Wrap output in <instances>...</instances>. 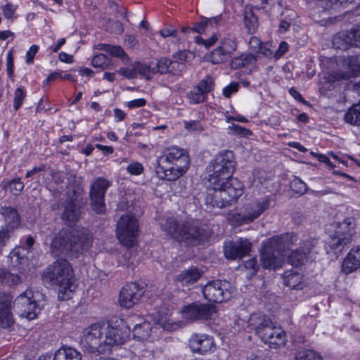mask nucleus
<instances>
[{
	"label": "nucleus",
	"mask_w": 360,
	"mask_h": 360,
	"mask_svg": "<svg viewBox=\"0 0 360 360\" xmlns=\"http://www.w3.org/2000/svg\"><path fill=\"white\" fill-rule=\"evenodd\" d=\"M129 334L130 329L125 321L117 319L108 323H94L86 328L82 344L89 352L103 354L113 346L123 345Z\"/></svg>",
	"instance_id": "obj_1"
},
{
	"label": "nucleus",
	"mask_w": 360,
	"mask_h": 360,
	"mask_svg": "<svg viewBox=\"0 0 360 360\" xmlns=\"http://www.w3.org/2000/svg\"><path fill=\"white\" fill-rule=\"evenodd\" d=\"M156 162L158 176L167 181H174L186 173L190 160L183 148L172 147L165 150Z\"/></svg>",
	"instance_id": "obj_2"
},
{
	"label": "nucleus",
	"mask_w": 360,
	"mask_h": 360,
	"mask_svg": "<svg viewBox=\"0 0 360 360\" xmlns=\"http://www.w3.org/2000/svg\"><path fill=\"white\" fill-rule=\"evenodd\" d=\"M243 193V184L237 179H222L210 183L205 202L207 207L222 208L235 202Z\"/></svg>",
	"instance_id": "obj_3"
},
{
	"label": "nucleus",
	"mask_w": 360,
	"mask_h": 360,
	"mask_svg": "<svg viewBox=\"0 0 360 360\" xmlns=\"http://www.w3.org/2000/svg\"><path fill=\"white\" fill-rule=\"evenodd\" d=\"M75 279L71 264L65 259H58L49 265L44 272V282L58 286V297L61 300H69Z\"/></svg>",
	"instance_id": "obj_4"
},
{
	"label": "nucleus",
	"mask_w": 360,
	"mask_h": 360,
	"mask_svg": "<svg viewBox=\"0 0 360 360\" xmlns=\"http://www.w3.org/2000/svg\"><path fill=\"white\" fill-rule=\"evenodd\" d=\"M91 233L84 229H73L65 238L56 237L51 243V248L58 250L61 253L69 254L77 257L87 251L92 245Z\"/></svg>",
	"instance_id": "obj_5"
},
{
	"label": "nucleus",
	"mask_w": 360,
	"mask_h": 360,
	"mask_svg": "<svg viewBox=\"0 0 360 360\" xmlns=\"http://www.w3.org/2000/svg\"><path fill=\"white\" fill-rule=\"evenodd\" d=\"M249 325L265 344L276 348L285 344V333L271 319L262 314H253L250 317Z\"/></svg>",
	"instance_id": "obj_6"
},
{
	"label": "nucleus",
	"mask_w": 360,
	"mask_h": 360,
	"mask_svg": "<svg viewBox=\"0 0 360 360\" xmlns=\"http://www.w3.org/2000/svg\"><path fill=\"white\" fill-rule=\"evenodd\" d=\"M162 229L173 238L178 240H184L195 244V242L202 241L207 238V233L200 228L195 221L177 222L174 218L168 217Z\"/></svg>",
	"instance_id": "obj_7"
},
{
	"label": "nucleus",
	"mask_w": 360,
	"mask_h": 360,
	"mask_svg": "<svg viewBox=\"0 0 360 360\" xmlns=\"http://www.w3.org/2000/svg\"><path fill=\"white\" fill-rule=\"evenodd\" d=\"M355 221L352 217H348L339 222L335 231L329 235L326 240V248L338 255L349 245L354 235Z\"/></svg>",
	"instance_id": "obj_8"
},
{
	"label": "nucleus",
	"mask_w": 360,
	"mask_h": 360,
	"mask_svg": "<svg viewBox=\"0 0 360 360\" xmlns=\"http://www.w3.org/2000/svg\"><path fill=\"white\" fill-rule=\"evenodd\" d=\"M235 166L236 162L232 151L225 150L219 153L212 160L210 165L212 171L209 177L210 183L232 179L231 175L235 169Z\"/></svg>",
	"instance_id": "obj_9"
},
{
	"label": "nucleus",
	"mask_w": 360,
	"mask_h": 360,
	"mask_svg": "<svg viewBox=\"0 0 360 360\" xmlns=\"http://www.w3.org/2000/svg\"><path fill=\"white\" fill-rule=\"evenodd\" d=\"M139 233L138 219L133 214L121 217L117 224L116 235L119 241L126 247L133 246Z\"/></svg>",
	"instance_id": "obj_10"
},
{
	"label": "nucleus",
	"mask_w": 360,
	"mask_h": 360,
	"mask_svg": "<svg viewBox=\"0 0 360 360\" xmlns=\"http://www.w3.org/2000/svg\"><path fill=\"white\" fill-rule=\"evenodd\" d=\"M269 198H262L246 203L240 212L233 215V221L238 224L252 222L269 209Z\"/></svg>",
	"instance_id": "obj_11"
},
{
	"label": "nucleus",
	"mask_w": 360,
	"mask_h": 360,
	"mask_svg": "<svg viewBox=\"0 0 360 360\" xmlns=\"http://www.w3.org/2000/svg\"><path fill=\"white\" fill-rule=\"evenodd\" d=\"M111 183L103 177H98L92 183L90 191V205L91 209L97 214L105 212V195Z\"/></svg>",
	"instance_id": "obj_12"
},
{
	"label": "nucleus",
	"mask_w": 360,
	"mask_h": 360,
	"mask_svg": "<svg viewBox=\"0 0 360 360\" xmlns=\"http://www.w3.org/2000/svg\"><path fill=\"white\" fill-rule=\"evenodd\" d=\"M233 290L229 282L216 280L205 285L202 293L205 298L210 302H222L230 299Z\"/></svg>",
	"instance_id": "obj_13"
},
{
	"label": "nucleus",
	"mask_w": 360,
	"mask_h": 360,
	"mask_svg": "<svg viewBox=\"0 0 360 360\" xmlns=\"http://www.w3.org/2000/svg\"><path fill=\"white\" fill-rule=\"evenodd\" d=\"M15 304L20 316L29 320L34 319L40 311V308L34 300V293L31 290H27L20 294L16 298Z\"/></svg>",
	"instance_id": "obj_14"
},
{
	"label": "nucleus",
	"mask_w": 360,
	"mask_h": 360,
	"mask_svg": "<svg viewBox=\"0 0 360 360\" xmlns=\"http://www.w3.org/2000/svg\"><path fill=\"white\" fill-rule=\"evenodd\" d=\"M216 313V307L210 304L193 302L182 310L183 317L188 321L212 319Z\"/></svg>",
	"instance_id": "obj_15"
},
{
	"label": "nucleus",
	"mask_w": 360,
	"mask_h": 360,
	"mask_svg": "<svg viewBox=\"0 0 360 360\" xmlns=\"http://www.w3.org/2000/svg\"><path fill=\"white\" fill-rule=\"evenodd\" d=\"M251 243L248 239L239 238L235 241L225 243L224 247V255L227 259H241L250 251Z\"/></svg>",
	"instance_id": "obj_16"
},
{
	"label": "nucleus",
	"mask_w": 360,
	"mask_h": 360,
	"mask_svg": "<svg viewBox=\"0 0 360 360\" xmlns=\"http://www.w3.org/2000/svg\"><path fill=\"white\" fill-rule=\"evenodd\" d=\"M141 296V289L136 283L125 285L120 292L119 302L122 307L131 308Z\"/></svg>",
	"instance_id": "obj_17"
},
{
	"label": "nucleus",
	"mask_w": 360,
	"mask_h": 360,
	"mask_svg": "<svg viewBox=\"0 0 360 360\" xmlns=\"http://www.w3.org/2000/svg\"><path fill=\"white\" fill-rule=\"evenodd\" d=\"M13 297L5 292H0V326L8 328L14 323L12 313Z\"/></svg>",
	"instance_id": "obj_18"
},
{
	"label": "nucleus",
	"mask_w": 360,
	"mask_h": 360,
	"mask_svg": "<svg viewBox=\"0 0 360 360\" xmlns=\"http://www.w3.org/2000/svg\"><path fill=\"white\" fill-rule=\"evenodd\" d=\"M189 347L193 352L205 354L212 351L214 340L207 334H193L189 339Z\"/></svg>",
	"instance_id": "obj_19"
},
{
	"label": "nucleus",
	"mask_w": 360,
	"mask_h": 360,
	"mask_svg": "<svg viewBox=\"0 0 360 360\" xmlns=\"http://www.w3.org/2000/svg\"><path fill=\"white\" fill-rule=\"evenodd\" d=\"M297 236L292 233H286L269 238L266 243L278 253L281 254L292 248L297 241Z\"/></svg>",
	"instance_id": "obj_20"
},
{
	"label": "nucleus",
	"mask_w": 360,
	"mask_h": 360,
	"mask_svg": "<svg viewBox=\"0 0 360 360\" xmlns=\"http://www.w3.org/2000/svg\"><path fill=\"white\" fill-rule=\"evenodd\" d=\"M280 255L265 242L260 252L262 266L264 269H273L274 270L278 268L281 263Z\"/></svg>",
	"instance_id": "obj_21"
},
{
	"label": "nucleus",
	"mask_w": 360,
	"mask_h": 360,
	"mask_svg": "<svg viewBox=\"0 0 360 360\" xmlns=\"http://www.w3.org/2000/svg\"><path fill=\"white\" fill-rule=\"evenodd\" d=\"M156 73L166 74L172 72L174 75L185 70V65L176 61H172L167 58H161L157 60H153Z\"/></svg>",
	"instance_id": "obj_22"
},
{
	"label": "nucleus",
	"mask_w": 360,
	"mask_h": 360,
	"mask_svg": "<svg viewBox=\"0 0 360 360\" xmlns=\"http://www.w3.org/2000/svg\"><path fill=\"white\" fill-rule=\"evenodd\" d=\"M360 267V245L350 250L342 264V270L349 274Z\"/></svg>",
	"instance_id": "obj_23"
},
{
	"label": "nucleus",
	"mask_w": 360,
	"mask_h": 360,
	"mask_svg": "<svg viewBox=\"0 0 360 360\" xmlns=\"http://www.w3.org/2000/svg\"><path fill=\"white\" fill-rule=\"evenodd\" d=\"M62 219L74 222L79 218L81 212L79 206L72 200L68 199L63 205Z\"/></svg>",
	"instance_id": "obj_24"
},
{
	"label": "nucleus",
	"mask_w": 360,
	"mask_h": 360,
	"mask_svg": "<svg viewBox=\"0 0 360 360\" xmlns=\"http://www.w3.org/2000/svg\"><path fill=\"white\" fill-rule=\"evenodd\" d=\"M53 360H82V354L72 347H62L56 352Z\"/></svg>",
	"instance_id": "obj_25"
},
{
	"label": "nucleus",
	"mask_w": 360,
	"mask_h": 360,
	"mask_svg": "<svg viewBox=\"0 0 360 360\" xmlns=\"http://www.w3.org/2000/svg\"><path fill=\"white\" fill-rule=\"evenodd\" d=\"M200 276L201 274L197 268L191 267L181 271L177 276V281L183 285H188L196 282Z\"/></svg>",
	"instance_id": "obj_26"
},
{
	"label": "nucleus",
	"mask_w": 360,
	"mask_h": 360,
	"mask_svg": "<svg viewBox=\"0 0 360 360\" xmlns=\"http://www.w3.org/2000/svg\"><path fill=\"white\" fill-rule=\"evenodd\" d=\"M344 120L351 125L360 127V101L347 109L344 115Z\"/></svg>",
	"instance_id": "obj_27"
},
{
	"label": "nucleus",
	"mask_w": 360,
	"mask_h": 360,
	"mask_svg": "<svg viewBox=\"0 0 360 360\" xmlns=\"http://www.w3.org/2000/svg\"><path fill=\"white\" fill-rule=\"evenodd\" d=\"M257 60L256 56L252 53H243L240 56L233 58L231 61L233 69H240L248 65L255 63Z\"/></svg>",
	"instance_id": "obj_28"
},
{
	"label": "nucleus",
	"mask_w": 360,
	"mask_h": 360,
	"mask_svg": "<svg viewBox=\"0 0 360 360\" xmlns=\"http://www.w3.org/2000/svg\"><path fill=\"white\" fill-rule=\"evenodd\" d=\"M152 326L149 322L145 321L137 324L133 329L134 338L141 341L146 340L149 338Z\"/></svg>",
	"instance_id": "obj_29"
},
{
	"label": "nucleus",
	"mask_w": 360,
	"mask_h": 360,
	"mask_svg": "<svg viewBox=\"0 0 360 360\" xmlns=\"http://www.w3.org/2000/svg\"><path fill=\"white\" fill-rule=\"evenodd\" d=\"M230 57L231 56L219 46L214 49L210 54L205 56L206 60L212 64L225 63Z\"/></svg>",
	"instance_id": "obj_30"
},
{
	"label": "nucleus",
	"mask_w": 360,
	"mask_h": 360,
	"mask_svg": "<svg viewBox=\"0 0 360 360\" xmlns=\"http://www.w3.org/2000/svg\"><path fill=\"white\" fill-rule=\"evenodd\" d=\"M219 46L231 56L236 51L238 43L234 34H229L220 39Z\"/></svg>",
	"instance_id": "obj_31"
},
{
	"label": "nucleus",
	"mask_w": 360,
	"mask_h": 360,
	"mask_svg": "<svg viewBox=\"0 0 360 360\" xmlns=\"http://www.w3.org/2000/svg\"><path fill=\"white\" fill-rule=\"evenodd\" d=\"M283 282L292 289H298L302 285V276L295 271H286L284 274Z\"/></svg>",
	"instance_id": "obj_32"
},
{
	"label": "nucleus",
	"mask_w": 360,
	"mask_h": 360,
	"mask_svg": "<svg viewBox=\"0 0 360 360\" xmlns=\"http://www.w3.org/2000/svg\"><path fill=\"white\" fill-rule=\"evenodd\" d=\"M135 67L136 68L137 75L145 77L149 80L155 74V65L153 61L148 63L135 62Z\"/></svg>",
	"instance_id": "obj_33"
},
{
	"label": "nucleus",
	"mask_w": 360,
	"mask_h": 360,
	"mask_svg": "<svg viewBox=\"0 0 360 360\" xmlns=\"http://www.w3.org/2000/svg\"><path fill=\"white\" fill-rule=\"evenodd\" d=\"M3 214L5 221L11 229L17 227L20 224V216L15 208L6 207L4 210Z\"/></svg>",
	"instance_id": "obj_34"
},
{
	"label": "nucleus",
	"mask_w": 360,
	"mask_h": 360,
	"mask_svg": "<svg viewBox=\"0 0 360 360\" xmlns=\"http://www.w3.org/2000/svg\"><path fill=\"white\" fill-rule=\"evenodd\" d=\"M244 24L249 34H253L256 32L258 27L257 18L252 11H245Z\"/></svg>",
	"instance_id": "obj_35"
},
{
	"label": "nucleus",
	"mask_w": 360,
	"mask_h": 360,
	"mask_svg": "<svg viewBox=\"0 0 360 360\" xmlns=\"http://www.w3.org/2000/svg\"><path fill=\"white\" fill-rule=\"evenodd\" d=\"M307 256L306 253L299 248L293 250L288 257V262L295 267L302 265L307 260Z\"/></svg>",
	"instance_id": "obj_36"
},
{
	"label": "nucleus",
	"mask_w": 360,
	"mask_h": 360,
	"mask_svg": "<svg viewBox=\"0 0 360 360\" xmlns=\"http://www.w3.org/2000/svg\"><path fill=\"white\" fill-rule=\"evenodd\" d=\"M106 48L107 53H109L112 56L120 58L124 65H128L129 63V57L120 46L110 45V46H106Z\"/></svg>",
	"instance_id": "obj_37"
},
{
	"label": "nucleus",
	"mask_w": 360,
	"mask_h": 360,
	"mask_svg": "<svg viewBox=\"0 0 360 360\" xmlns=\"http://www.w3.org/2000/svg\"><path fill=\"white\" fill-rule=\"evenodd\" d=\"M295 360H323L322 356L311 349H299L295 356Z\"/></svg>",
	"instance_id": "obj_38"
},
{
	"label": "nucleus",
	"mask_w": 360,
	"mask_h": 360,
	"mask_svg": "<svg viewBox=\"0 0 360 360\" xmlns=\"http://www.w3.org/2000/svg\"><path fill=\"white\" fill-rule=\"evenodd\" d=\"M318 8L322 11L338 9L344 3V0H314Z\"/></svg>",
	"instance_id": "obj_39"
},
{
	"label": "nucleus",
	"mask_w": 360,
	"mask_h": 360,
	"mask_svg": "<svg viewBox=\"0 0 360 360\" xmlns=\"http://www.w3.org/2000/svg\"><path fill=\"white\" fill-rule=\"evenodd\" d=\"M91 65L94 68H100L102 70L109 68L110 60L103 53L97 54L91 60Z\"/></svg>",
	"instance_id": "obj_40"
},
{
	"label": "nucleus",
	"mask_w": 360,
	"mask_h": 360,
	"mask_svg": "<svg viewBox=\"0 0 360 360\" xmlns=\"http://www.w3.org/2000/svg\"><path fill=\"white\" fill-rule=\"evenodd\" d=\"M187 96L190 103L193 104L203 103L207 98V96L196 86L188 93Z\"/></svg>",
	"instance_id": "obj_41"
},
{
	"label": "nucleus",
	"mask_w": 360,
	"mask_h": 360,
	"mask_svg": "<svg viewBox=\"0 0 360 360\" xmlns=\"http://www.w3.org/2000/svg\"><path fill=\"white\" fill-rule=\"evenodd\" d=\"M0 280L4 285L9 286L17 285L20 282V278L18 275L7 271H2L0 273Z\"/></svg>",
	"instance_id": "obj_42"
},
{
	"label": "nucleus",
	"mask_w": 360,
	"mask_h": 360,
	"mask_svg": "<svg viewBox=\"0 0 360 360\" xmlns=\"http://www.w3.org/2000/svg\"><path fill=\"white\" fill-rule=\"evenodd\" d=\"M214 79L211 76L207 75L204 79L199 82L196 87L201 90L202 93L207 96L208 93L214 89Z\"/></svg>",
	"instance_id": "obj_43"
},
{
	"label": "nucleus",
	"mask_w": 360,
	"mask_h": 360,
	"mask_svg": "<svg viewBox=\"0 0 360 360\" xmlns=\"http://www.w3.org/2000/svg\"><path fill=\"white\" fill-rule=\"evenodd\" d=\"M345 40L352 46L360 47V25L349 32L345 36Z\"/></svg>",
	"instance_id": "obj_44"
},
{
	"label": "nucleus",
	"mask_w": 360,
	"mask_h": 360,
	"mask_svg": "<svg viewBox=\"0 0 360 360\" xmlns=\"http://www.w3.org/2000/svg\"><path fill=\"white\" fill-rule=\"evenodd\" d=\"M290 188L292 192L298 195H303L307 191V184L297 177L291 181Z\"/></svg>",
	"instance_id": "obj_45"
},
{
	"label": "nucleus",
	"mask_w": 360,
	"mask_h": 360,
	"mask_svg": "<svg viewBox=\"0 0 360 360\" xmlns=\"http://www.w3.org/2000/svg\"><path fill=\"white\" fill-rule=\"evenodd\" d=\"M26 95V91L23 88L19 87L15 89L13 98V108L15 110H18L22 106Z\"/></svg>",
	"instance_id": "obj_46"
},
{
	"label": "nucleus",
	"mask_w": 360,
	"mask_h": 360,
	"mask_svg": "<svg viewBox=\"0 0 360 360\" xmlns=\"http://www.w3.org/2000/svg\"><path fill=\"white\" fill-rule=\"evenodd\" d=\"M317 243L318 240L316 238L311 237L307 238L302 240L300 248L304 253H306L307 256H308V255L312 252L313 250L316 248Z\"/></svg>",
	"instance_id": "obj_47"
},
{
	"label": "nucleus",
	"mask_w": 360,
	"mask_h": 360,
	"mask_svg": "<svg viewBox=\"0 0 360 360\" xmlns=\"http://www.w3.org/2000/svg\"><path fill=\"white\" fill-rule=\"evenodd\" d=\"M221 37L220 34L219 33H214L210 38L207 39H202L200 36H197L195 37V41L198 44H202L206 48H209L212 46H213Z\"/></svg>",
	"instance_id": "obj_48"
},
{
	"label": "nucleus",
	"mask_w": 360,
	"mask_h": 360,
	"mask_svg": "<svg viewBox=\"0 0 360 360\" xmlns=\"http://www.w3.org/2000/svg\"><path fill=\"white\" fill-rule=\"evenodd\" d=\"M117 73L127 79H134L137 77L135 62L131 64L130 67L121 68L117 70Z\"/></svg>",
	"instance_id": "obj_49"
},
{
	"label": "nucleus",
	"mask_w": 360,
	"mask_h": 360,
	"mask_svg": "<svg viewBox=\"0 0 360 360\" xmlns=\"http://www.w3.org/2000/svg\"><path fill=\"white\" fill-rule=\"evenodd\" d=\"M229 129L230 130L229 134L233 135H239L241 136H248L251 135L252 132L250 130L236 124H232L229 126Z\"/></svg>",
	"instance_id": "obj_50"
},
{
	"label": "nucleus",
	"mask_w": 360,
	"mask_h": 360,
	"mask_svg": "<svg viewBox=\"0 0 360 360\" xmlns=\"http://www.w3.org/2000/svg\"><path fill=\"white\" fill-rule=\"evenodd\" d=\"M60 78L62 79H68L70 81H75L74 77L72 75L70 74H63V72L58 71L54 72L49 75V77L46 78L45 81V84H49L50 82L52 81Z\"/></svg>",
	"instance_id": "obj_51"
},
{
	"label": "nucleus",
	"mask_w": 360,
	"mask_h": 360,
	"mask_svg": "<svg viewBox=\"0 0 360 360\" xmlns=\"http://www.w3.org/2000/svg\"><path fill=\"white\" fill-rule=\"evenodd\" d=\"M7 185L10 186L11 191L15 195L19 194L24 188L25 185L20 178L13 179L8 181Z\"/></svg>",
	"instance_id": "obj_52"
},
{
	"label": "nucleus",
	"mask_w": 360,
	"mask_h": 360,
	"mask_svg": "<svg viewBox=\"0 0 360 360\" xmlns=\"http://www.w3.org/2000/svg\"><path fill=\"white\" fill-rule=\"evenodd\" d=\"M143 170V166L139 162H132L127 167V171L131 175H140Z\"/></svg>",
	"instance_id": "obj_53"
},
{
	"label": "nucleus",
	"mask_w": 360,
	"mask_h": 360,
	"mask_svg": "<svg viewBox=\"0 0 360 360\" xmlns=\"http://www.w3.org/2000/svg\"><path fill=\"white\" fill-rule=\"evenodd\" d=\"M184 128L190 131H201L203 127L198 120H190L184 122Z\"/></svg>",
	"instance_id": "obj_54"
},
{
	"label": "nucleus",
	"mask_w": 360,
	"mask_h": 360,
	"mask_svg": "<svg viewBox=\"0 0 360 360\" xmlns=\"http://www.w3.org/2000/svg\"><path fill=\"white\" fill-rule=\"evenodd\" d=\"M17 9V6L12 4L11 3H7L2 6V11L4 17L8 20L13 18V15Z\"/></svg>",
	"instance_id": "obj_55"
},
{
	"label": "nucleus",
	"mask_w": 360,
	"mask_h": 360,
	"mask_svg": "<svg viewBox=\"0 0 360 360\" xmlns=\"http://www.w3.org/2000/svg\"><path fill=\"white\" fill-rule=\"evenodd\" d=\"M206 21L207 18L202 16L200 17V21L193 25L192 27L193 31L198 34L205 33L207 30H208L207 26H206Z\"/></svg>",
	"instance_id": "obj_56"
},
{
	"label": "nucleus",
	"mask_w": 360,
	"mask_h": 360,
	"mask_svg": "<svg viewBox=\"0 0 360 360\" xmlns=\"http://www.w3.org/2000/svg\"><path fill=\"white\" fill-rule=\"evenodd\" d=\"M160 34L163 38L175 37L177 34V30L172 25H168L162 29Z\"/></svg>",
	"instance_id": "obj_57"
},
{
	"label": "nucleus",
	"mask_w": 360,
	"mask_h": 360,
	"mask_svg": "<svg viewBox=\"0 0 360 360\" xmlns=\"http://www.w3.org/2000/svg\"><path fill=\"white\" fill-rule=\"evenodd\" d=\"M288 44L285 41H282L280 43L279 46L276 51H275L274 53V57L276 59L282 57L288 51Z\"/></svg>",
	"instance_id": "obj_58"
},
{
	"label": "nucleus",
	"mask_w": 360,
	"mask_h": 360,
	"mask_svg": "<svg viewBox=\"0 0 360 360\" xmlns=\"http://www.w3.org/2000/svg\"><path fill=\"white\" fill-rule=\"evenodd\" d=\"M39 49L38 46L32 45L30 49L27 51L26 53V63L27 64H31L33 62V59L37 53Z\"/></svg>",
	"instance_id": "obj_59"
},
{
	"label": "nucleus",
	"mask_w": 360,
	"mask_h": 360,
	"mask_svg": "<svg viewBox=\"0 0 360 360\" xmlns=\"http://www.w3.org/2000/svg\"><path fill=\"white\" fill-rule=\"evenodd\" d=\"M221 20V18L219 15L210 18H207L206 26H207L208 30L216 28L219 25Z\"/></svg>",
	"instance_id": "obj_60"
},
{
	"label": "nucleus",
	"mask_w": 360,
	"mask_h": 360,
	"mask_svg": "<svg viewBox=\"0 0 360 360\" xmlns=\"http://www.w3.org/2000/svg\"><path fill=\"white\" fill-rule=\"evenodd\" d=\"M249 45L253 51L257 53L259 50H261L262 42L259 38L256 37H252L249 40Z\"/></svg>",
	"instance_id": "obj_61"
},
{
	"label": "nucleus",
	"mask_w": 360,
	"mask_h": 360,
	"mask_svg": "<svg viewBox=\"0 0 360 360\" xmlns=\"http://www.w3.org/2000/svg\"><path fill=\"white\" fill-rule=\"evenodd\" d=\"M146 104V99L138 98V99H134V100L127 102V106L131 109V108H134L143 107V106H145Z\"/></svg>",
	"instance_id": "obj_62"
},
{
	"label": "nucleus",
	"mask_w": 360,
	"mask_h": 360,
	"mask_svg": "<svg viewBox=\"0 0 360 360\" xmlns=\"http://www.w3.org/2000/svg\"><path fill=\"white\" fill-rule=\"evenodd\" d=\"M311 154L314 157H315L319 162L326 163L327 165H328L331 168L335 167V165L330 162V160L326 155H325L323 154L314 153V152H311Z\"/></svg>",
	"instance_id": "obj_63"
},
{
	"label": "nucleus",
	"mask_w": 360,
	"mask_h": 360,
	"mask_svg": "<svg viewBox=\"0 0 360 360\" xmlns=\"http://www.w3.org/2000/svg\"><path fill=\"white\" fill-rule=\"evenodd\" d=\"M238 91V85L236 84H231L230 85L225 87L223 90V95L229 98L233 93Z\"/></svg>",
	"instance_id": "obj_64"
}]
</instances>
